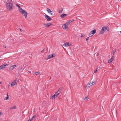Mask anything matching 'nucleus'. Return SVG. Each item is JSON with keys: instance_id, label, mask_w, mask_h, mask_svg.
I'll return each instance as SVG.
<instances>
[{"instance_id": "obj_1", "label": "nucleus", "mask_w": 121, "mask_h": 121, "mask_svg": "<svg viewBox=\"0 0 121 121\" xmlns=\"http://www.w3.org/2000/svg\"><path fill=\"white\" fill-rule=\"evenodd\" d=\"M13 1L12 0L9 1L8 0L6 4V7L9 11L12 10L13 9L14 7L13 4Z\"/></svg>"}, {"instance_id": "obj_2", "label": "nucleus", "mask_w": 121, "mask_h": 121, "mask_svg": "<svg viewBox=\"0 0 121 121\" xmlns=\"http://www.w3.org/2000/svg\"><path fill=\"white\" fill-rule=\"evenodd\" d=\"M20 12H21L22 14L24 15L25 18H26L28 13L26 12L23 9L21 11H20Z\"/></svg>"}, {"instance_id": "obj_3", "label": "nucleus", "mask_w": 121, "mask_h": 121, "mask_svg": "<svg viewBox=\"0 0 121 121\" xmlns=\"http://www.w3.org/2000/svg\"><path fill=\"white\" fill-rule=\"evenodd\" d=\"M18 80L17 78L15 79V80L12 82L11 84V86L12 87L14 86L17 83V81H18Z\"/></svg>"}, {"instance_id": "obj_4", "label": "nucleus", "mask_w": 121, "mask_h": 121, "mask_svg": "<svg viewBox=\"0 0 121 121\" xmlns=\"http://www.w3.org/2000/svg\"><path fill=\"white\" fill-rule=\"evenodd\" d=\"M55 56L56 55L55 54H51L48 56V58L47 59H46V60H47L48 59H49L50 58H52L55 57Z\"/></svg>"}, {"instance_id": "obj_5", "label": "nucleus", "mask_w": 121, "mask_h": 121, "mask_svg": "<svg viewBox=\"0 0 121 121\" xmlns=\"http://www.w3.org/2000/svg\"><path fill=\"white\" fill-rule=\"evenodd\" d=\"M96 30L95 29H94L91 32L89 33V35H91V36H92L96 33Z\"/></svg>"}, {"instance_id": "obj_6", "label": "nucleus", "mask_w": 121, "mask_h": 121, "mask_svg": "<svg viewBox=\"0 0 121 121\" xmlns=\"http://www.w3.org/2000/svg\"><path fill=\"white\" fill-rule=\"evenodd\" d=\"M106 30V27H103L102 28L100 32V34H102L104 33V31Z\"/></svg>"}, {"instance_id": "obj_7", "label": "nucleus", "mask_w": 121, "mask_h": 121, "mask_svg": "<svg viewBox=\"0 0 121 121\" xmlns=\"http://www.w3.org/2000/svg\"><path fill=\"white\" fill-rule=\"evenodd\" d=\"M45 17L47 20L48 21H50L52 20V19L50 18L49 16L46 14L45 15Z\"/></svg>"}, {"instance_id": "obj_8", "label": "nucleus", "mask_w": 121, "mask_h": 121, "mask_svg": "<svg viewBox=\"0 0 121 121\" xmlns=\"http://www.w3.org/2000/svg\"><path fill=\"white\" fill-rule=\"evenodd\" d=\"M43 25L45 26V27H49L52 24L51 23H49L47 24H43Z\"/></svg>"}, {"instance_id": "obj_9", "label": "nucleus", "mask_w": 121, "mask_h": 121, "mask_svg": "<svg viewBox=\"0 0 121 121\" xmlns=\"http://www.w3.org/2000/svg\"><path fill=\"white\" fill-rule=\"evenodd\" d=\"M68 27L66 24H65L63 25V28L65 30H68Z\"/></svg>"}, {"instance_id": "obj_10", "label": "nucleus", "mask_w": 121, "mask_h": 121, "mask_svg": "<svg viewBox=\"0 0 121 121\" xmlns=\"http://www.w3.org/2000/svg\"><path fill=\"white\" fill-rule=\"evenodd\" d=\"M9 65V64H6V65L3 64L0 66V67L1 68V69H2L5 68V67L6 66H8Z\"/></svg>"}, {"instance_id": "obj_11", "label": "nucleus", "mask_w": 121, "mask_h": 121, "mask_svg": "<svg viewBox=\"0 0 121 121\" xmlns=\"http://www.w3.org/2000/svg\"><path fill=\"white\" fill-rule=\"evenodd\" d=\"M71 45V44L69 45V42H66L64 43L63 44V45L65 47L70 46Z\"/></svg>"}, {"instance_id": "obj_12", "label": "nucleus", "mask_w": 121, "mask_h": 121, "mask_svg": "<svg viewBox=\"0 0 121 121\" xmlns=\"http://www.w3.org/2000/svg\"><path fill=\"white\" fill-rule=\"evenodd\" d=\"M47 11L48 13L52 15V12L50 9L49 8H47Z\"/></svg>"}, {"instance_id": "obj_13", "label": "nucleus", "mask_w": 121, "mask_h": 121, "mask_svg": "<svg viewBox=\"0 0 121 121\" xmlns=\"http://www.w3.org/2000/svg\"><path fill=\"white\" fill-rule=\"evenodd\" d=\"M16 67V65H14L12 66H10L9 69V70L11 71L12 70Z\"/></svg>"}, {"instance_id": "obj_14", "label": "nucleus", "mask_w": 121, "mask_h": 121, "mask_svg": "<svg viewBox=\"0 0 121 121\" xmlns=\"http://www.w3.org/2000/svg\"><path fill=\"white\" fill-rule=\"evenodd\" d=\"M36 117V115H34L32 118H30L27 121H31L34 120L35 118Z\"/></svg>"}, {"instance_id": "obj_15", "label": "nucleus", "mask_w": 121, "mask_h": 121, "mask_svg": "<svg viewBox=\"0 0 121 121\" xmlns=\"http://www.w3.org/2000/svg\"><path fill=\"white\" fill-rule=\"evenodd\" d=\"M60 90H61L59 89L57 91L55 94V95H56V96H57L61 92Z\"/></svg>"}, {"instance_id": "obj_16", "label": "nucleus", "mask_w": 121, "mask_h": 121, "mask_svg": "<svg viewBox=\"0 0 121 121\" xmlns=\"http://www.w3.org/2000/svg\"><path fill=\"white\" fill-rule=\"evenodd\" d=\"M113 57L114 56H112L111 58L108 60V63H110L112 62L113 60Z\"/></svg>"}, {"instance_id": "obj_17", "label": "nucleus", "mask_w": 121, "mask_h": 121, "mask_svg": "<svg viewBox=\"0 0 121 121\" xmlns=\"http://www.w3.org/2000/svg\"><path fill=\"white\" fill-rule=\"evenodd\" d=\"M67 16V14H61L60 15V17L62 18H64L66 16Z\"/></svg>"}, {"instance_id": "obj_18", "label": "nucleus", "mask_w": 121, "mask_h": 121, "mask_svg": "<svg viewBox=\"0 0 121 121\" xmlns=\"http://www.w3.org/2000/svg\"><path fill=\"white\" fill-rule=\"evenodd\" d=\"M56 97L57 96H56V95L55 94L51 96L50 97V99H53L54 98V99L56 98Z\"/></svg>"}, {"instance_id": "obj_19", "label": "nucleus", "mask_w": 121, "mask_h": 121, "mask_svg": "<svg viewBox=\"0 0 121 121\" xmlns=\"http://www.w3.org/2000/svg\"><path fill=\"white\" fill-rule=\"evenodd\" d=\"M91 83H88L86 85V87H90L91 86Z\"/></svg>"}, {"instance_id": "obj_20", "label": "nucleus", "mask_w": 121, "mask_h": 121, "mask_svg": "<svg viewBox=\"0 0 121 121\" xmlns=\"http://www.w3.org/2000/svg\"><path fill=\"white\" fill-rule=\"evenodd\" d=\"M16 5L18 7V8L20 10V11H21L23 9H22L21 8L19 5H18L17 4H16Z\"/></svg>"}, {"instance_id": "obj_21", "label": "nucleus", "mask_w": 121, "mask_h": 121, "mask_svg": "<svg viewBox=\"0 0 121 121\" xmlns=\"http://www.w3.org/2000/svg\"><path fill=\"white\" fill-rule=\"evenodd\" d=\"M16 107L15 106H14L13 107H11L10 108V109H16Z\"/></svg>"}, {"instance_id": "obj_22", "label": "nucleus", "mask_w": 121, "mask_h": 121, "mask_svg": "<svg viewBox=\"0 0 121 121\" xmlns=\"http://www.w3.org/2000/svg\"><path fill=\"white\" fill-rule=\"evenodd\" d=\"M7 97L4 98V99L6 100H7V99H8L9 98V95L8 94V93L7 92Z\"/></svg>"}, {"instance_id": "obj_23", "label": "nucleus", "mask_w": 121, "mask_h": 121, "mask_svg": "<svg viewBox=\"0 0 121 121\" xmlns=\"http://www.w3.org/2000/svg\"><path fill=\"white\" fill-rule=\"evenodd\" d=\"M22 66H21L18 69V71H20L22 69Z\"/></svg>"}, {"instance_id": "obj_24", "label": "nucleus", "mask_w": 121, "mask_h": 121, "mask_svg": "<svg viewBox=\"0 0 121 121\" xmlns=\"http://www.w3.org/2000/svg\"><path fill=\"white\" fill-rule=\"evenodd\" d=\"M63 11V9H62L61 10H59V12L60 13H62V12Z\"/></svg>"}, {"instance_id": "obj_25", "label": "nucleus", "mask_w": 121, "mask_h": 121, "mask_svg": "<svg viewBox=\"0 0 121 121\" xmlns=\"http://www.w3.org/2000/svg\"><path fill=\"white\" fill-rule=\"evenodd\" d=\"M95 81H92L91 82V84L92 85H93L95 84Z\"/></svg>"}, {"instance_id": "obj_26", "label": "nucleus", "mask_w": 121, "mask_h": 121, "mask_svg": "<svg viewBox=\"0 0 121 121\" xmlns=\"http://www.w3.org/2000/svg\"><path fill=\"white\" fill-rule=\"evenodd\" d=\"M35 74L36 75H38L40 73L39 72H36L35 73Z\"/></svg>"}, {"instance_id": "obj_27", "label": "nucleus", "mask_w": 121, "mask_h": 121, "mask_svg": "<svg viewBox=\"0 0 121 121\" xmlns=\"http://www.w3.org/2000/svg\"><path fill=\"white\" fill-rule=\"evenodd\" d=\"M70 24V22H69V21H68L65 24H66V25H69Z\"/></svg>"}, {"instance_id": "obj_28", "label": "nucleus", "mask_w": 121, "mask_h": 121, "mask_svg": "<svg viewBox=\"0 0 121 121\" xmlns=\"http://www.w3.org/2000/svg\"><path fill=\"white\" fill-rule=\"evenodd\" d=\"M106 29L108 31L109 30V28L108 26L106 27Z\"/></svg>"}, {"instance_id": "obj_29", "label": "nucleus", "mask_w": 121, "mask_h": 121, "mask_svg": "<svg viewBox=\"0 0 121 121\" xmlns=\"http://www.w3.org/2000/svg\"><path fill=\"white\" fill-rule=\"evenodd\" d=\"M73 21H74L72 19V20H69V22H70V23L72 22H73Z\"/></svg>"}, {"instance_id": "obj_30", "label": "nucleus", "mask_w": 121, "mask_h": 121, "mask_svg": "<svg viewBox=\"0 0 121 121\" xmlns=\"http://www.w3.org/2000/svg\"><path fill=\"white\" fill-rule=\"evenodd\" d=\"M116 50H113V55L116 52Z\"/></svg>"}, {"instance_id": "obj_31", "label": "nucleus", "mask_w": 121, "mask_h": 121, "mask_svg": "<svg viewBox=\"0 0 121 121\" xmlns=\"http://www.w3.org/2000/svg\"><path fill=\"white\" fill-rule=\"evenodd\" d=\"M85 36V35L84 34H81V37H83Z\"/></svg>"}, {"instance_id": "obj_32", "label": "nucleus", "mask_w": 121, "mask_h": 121, "mask_svg": "<svg viewBox=\"0 0 121 121\" xmlns=\"http://www.w3.org/2000/svg\"><path fill=\"white\" fill-rule=\"evenodd\" d=\"M88 98V96H86L85 99L86 100H87Z\"/></svg>"}, {"instance_id": "obj_33", "label": "nucleus", "mask_w": 121, "mask_h": 121, "mask_svg": "<svg viewBox=\"0 0 121 121\" xmlns=\"http://www.w3.org/2000/svg\"><path fill=\"white\" fill-rule=\"evenodd\" d=\"M3 113L2 112H0V116L2 115Z\"/></svg>"}, {"instance_id": "obj_34", "label": "nucleus", "mask_w": 121, "mask_h": 121, "mask_svg": "<svg viewBox=\"0 0 121 121\" xmlns=\"http://www.w3.org/2000/svg\"><path fill=\"white\" fill-rule=\"evenodd\" d=\"M45 49V48H44V49L41 51V52H43L44 51Z\"/></svg>"}, {"instance_id": "obj_35", "label": "nucleus", "mask_w": 121, "mask_h": 121, "mask_svg": "<svg viewBox=\"0 0 121 121\" xmlns=\"http://www.w3.org/2000/svg\"><path fill=\"white\" fill-rule=\"evenodd\" d=\"M89 37H88L86 38V41H87L88 40V39Z\"/></svg>"}, {"instance_id": "obj_36", "label": "nucleus", "mask_w": 121, "mask_h": 121, "mask_svg": "<svg viewBox=\"0 0 121 121\" xmlns=\"http://www.w3.org/2000/svg\"><path fill=\"white\" fill-rule=\"evenodd\" d=\"M97 69L95 70V71L94 72V73H96V71H97Z\"/></svg>"}, {"instance_id": "obj_37", "label": "nucleus", "mask_w": 121, "mask_h": 121, "mask_svg": "<svg viewBox=\"0 0 121 121\" xmlns=\"http://www.w3.org/2000/svg\"><path fill=\"white\" fill-rule=\"evenodd\" d=\"M20 30L22 32H23V30L22 29H20Z\"/></svg>"}, {"instance_id": "obj_38", "label": "nucleus", "mask_w": 121, "mask_h": 121, "mask_svg": "<svg viewBox=\"0 0 121 121\" xmlns=\"http://www.w3.org/2000/svg\"><path fill=\"white\" fill-rule=\"evenodd\" d=\"M99 55V54L98 53H97V54L96 56H98Z\"/></svg>"}, {"instance_id": "obj_39", "label": "nucleus", "mask_w": 121, "mask_h": 121, "mask_svg": "<svg viewBox=\"0 0 121 121\" xmlns=\"http://www.w3.org/2000/svg\"><path fill=\"white\" fill-rule=\"evenodd\" d=\"M1 82L0 81V84H1Z\"/></svg>"}, {"instance_id": "obj_40", "label": "nucleus", "mask_w": 121, "mask_h": 121, "mask_svg": "<svg viewBox=\"0 0 121 121\" xmlns=\"http://www.w3.org/2000/svg\"><path fill=\"white\" fill-rule=\"evenodd\" d=\"M4 48H6V46H5V47H4Z\"/></svg>"}, {"instance_id": "obj_41", "label": "nucleus", "mask_w": 121, "mask_h": 121, "mask_svg": "<svg viewBox=\"0 0 121 121\" xmlns=\"http://www.w3.org/2000/svg\"><path fill=\"white\" fill-rule=\"evenodd\" d=\"M120 33L121 34V31H120Z\"/></svg>"}, {"instance_id": "obj_42", "label": "nucleus", "mask_w": 121, "mask_h": 121, "mask_svg": "<svg viewBox=\"0 0 121 121\" xmlns=\"http://www.w3.org/2000/svg\"><path fill=\"white\" fill-rule=\"evenodd\" d=\"M1 69V68H0V69Z\"/></svg>"}, {"instance_id": "obj_43", "label": "nucleus", "mask_w": 121, "mask_h": 121, "mask_svg": "<svg viewBox=\"0 0 121 121\" xmlns=\"http://www.w3.org/2000/svg\"><path fill=\"white\" fill-rule=\"evenodd\" d=\"M8 86H10L9 85Z\"/></svg>"}, {"instance_id": "obj_44", "label": "nucleus", "mask_w": 121, "mask_h": 121, "mask_svg": "<svg viewBox=\"0 0 121 121\" xmlns=\"http://www.w3.org/2000/svg\"><path fill=\"white\" fill-rule=\"evenodd\" d=\"M120 49H121V48Z\"/></svg>"}, {"instance_id": "obj_45", "label": "nucleus", "mask_w": 121, "mask_h": 121, "mask_svg": "<svg viewBox=\"0 0 121 121\" xmlns=\"http://www.w3.org/2000/svg\"><path fill=\"white\" fill-rule=\"evenodd\" d=\"M6 121H8L7 120Z\"/></svg>"}]
</instances>
